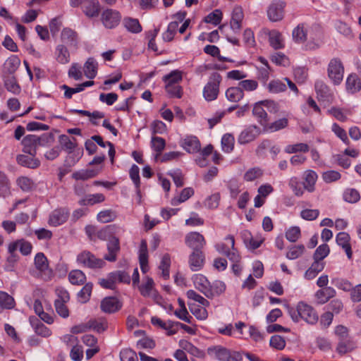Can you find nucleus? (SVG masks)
<instances>
[{"label":"nucleus","mask_w":361,"mask_h":361,"mask_svg":"<svg viewBox=\"0 0 361 361\" xmlns=\"http://www.w3.org/2000/svg\"><path fill=\"white\" fill-rule=\"evenodd\" d=\"M286 307L292 320L295 322H298L300 319H303L310 324H314L319 319L314 309L304 302H298L295 308L288 305H286Z\"/></svg>","instance_id":"1"},{"label":"nucleus","mask_w":361,"mask_h":361,"mask_svg":"<svg viewBox=\"0 0 361 361\" xmlns=\"http://www.w3.org/2000/svg\"><path fill=\"white\" fill-rule=\"evenodd\" d=\"M54 141L52 134L44 133L40 136L36 135H27L22 140L23 152L30 155L35 156L38 147H45Z\"/></svg>","instance_id":"2"},{"label":"nucleus","mask_w":361,"mask_h":361,"mask_svg":"<svg viewBox=\"0 0 361 361\" xmlns=\"http://www.w3.org/2000/svg\"><path fill=\"white\" fill-rule=\"evenodd\" d=\"M207 353L220 361H243L240 353L230 351L221 345L209 347L207 349Z\"/></svg>","instance_id":"3"},{"label":"nucleus","mask_w":361,"mask_h":361,"mask_svg":"<svg viewBox=\"0 0 361 361\" xmlns=\"http://www.w3.org/2000/svg\"><path fill=\"white\" fill-rule=\"evenodd\" d=\"M327 73L334 85H337L341 82L343 78L344 67L341 59L334 58L329 61Z\"/></svg>","instance_id":"4"},{"label":"nucleus","mask_w":361,"mask_h":361,"mask_svg":"<svg viewBox=\"0 0 361 361\" xmlns=\"http://www.w3.org/2000/svg\"><path fill=\"white\" fill-rule=\"evenodd\" d=\"M221 77L219 74L212 75L203 90V95L206 100L213 101L216 99L219 94V83Z\"/></svg>","instance_id":"5"},{"label":"nucleus","mask_w":361,"mask_h":361,"mask_svg":"<svg viewBox=\"0 0 361 361\" xmlns=\"http://www.w3.org/2000/svg\"><path fill=\"white\" fill-rule=\"evenodd\" d=\"M77 262L85 267L90 269L101 268L104 264V262L97 258L89 251H83L77 257Z\"/></svg>","instance_id":"6"},{"label":"nucleus","mask_w":361,"mask_h":361,"mask_svg":"<svg viewBox=\"0 0 361 361\" xmlns=\"http://www.w3.org/2000/svg\"><path fill=\"white\" fill-rule=\"evenodd\" d=\"M126 231L123 226H121L117 224H111L106 226L102 229L99 230L96 233V236L102 240L110 241L114 238H116V235H121Z\"/></svg>","instance_id":"7"},{"label":"nucleus","mask_w":361,"mask_h":361,"mask_svg":"<svg viewBox=\"0 0 361 361\" xmlns=\"http://www.w3.org/2000/svg\"><path fill=\"white\" fill-rule=\"evenodd\" d=\"M60 44H63L70 48L77 49L80 44L78 33L70 27H64L60 34Z\"/></svg>","instance_id":"8"},{"label":"nucleus","mask_w":361,"mask_h":361,"mask_svg":"<svg viewBox=\"0 0 361 361\" xmlns=\"http://www.w3.org/2000/svg\"><path fill=\"white\" fill-rule=\"evenodd\" d=\"M121 20V15L119 11L107 8L102 11L101 20L106 28L113 29L118 26Z\"/></svg>","instance_id":"9"},{"label":"nucleus","mask_w":361,"mask_h":361,"mask_svg":"<svg viewBox=\"0 0 361 361\" xmlns=\"http://www.w3.org/2000/svg\"><path fill=\"white\" fill-rule=\"evenodd\" d=\"M286 4L280 0H274L269 5L267 16L271 21L276 22L283 19Z\"/></svg>","instance_id":"10"},{"label":"nucleus","mask_w":361,"mask_h":361,"mask_svg":"<svg viewBox=\"0 0 361 361\" xmlns=\"http://www.w3.org/2000/svg\"><path fill=\"white\" fill-rule=\"evenodd\" d=\"M260 134V128L256 125H250L240 133L238 141L241 145H245L255 140Z\"/></svg>","instance_id":"11"},{"label":"nucleus","mask_w":361,"mask_h":361,"mask_svg":"<svg viewBox=\"0 0 361 361\" xmlns=\"http://www.w3.org/2000/svg\"><path fill=\"white\" fill-rule=\"evenodd\" d=\"M195 287L202 293L207 298H213L212 286L207 279L202 274H195L192 276Z\"/></svg>","instance_id":"12"},{"label":"nucleus","mask_w":361,"mask_h":361,"mask_svg":"<svg viewBox=\"0 0 361 361\" xmlns=\"http://www.w3.org/2000/svg\"><path fill=\"white\" fill-rule=\"evenodd\" d=\"M185 244L193 251H201L206 244L202 235L198 232H190L185 235Z\"/></svg>","instance_id":"13"},{"label":"nucleus","mask_w":361,"mask_h":361,"mask_svg":"<svg viewBox=\"0 0 361 361\" xmlns=\"http://www.w3.org/2000/svg\"><path fill=\"white\" fill-rule=\"evenodd\" d=\"M314 89L319 100L330 102L333 99L332 92L323 80H317L314 84Z\"/></svg>","instance_id":"14"},{"label":"nucleus","mask_w":361,"mask_h":361,"mask_svg":"<svg viewBox=\"0 0 361 361\" xmlns=\"http://www.w3.org/2000/svg\"><path fill=\"white\" fill-rule=\"evenodd\" d=\"M292 35L293 39L299 43L305 42L308 39V36L311 39H315V37L310 33L309 27L303 23L298 25L294 28Z\"/></svg>","instance_id":"15"},{"label":"nucleus","mask_w":361,"mask_h":361,"mask_svg":"<svg viewBox=\"0 0 361 361\" xmlns=\"http://www.w3.org/2000/svg\"><path fill=\"white\" fill-rule=\"evenodd\" d=\"M54 57L60 64L68 63L71 61V54L68 47L63 44H57L54 49Z\"/></svg>","instance_id":"16"},{"label":"nucleus","mask_w":361,"mask_h":361,"mask_svg":"<svg viewBox=\"0 0 361 361\" xmlns=\"http://www.w3.org/2000/svg\"><path fill=\"white\" fill-rule=\"evenodd\" d=\"M244 18L243 8L240 6H235L231 14L230 26L231 30L238 33L242 28V22Z\"/></svg>","instance_id":"17"},{"label":"nucleus","mask_w":361,"mask_h":361,"mask_svg":"<svg viewBox=\"0 0 361 361\" xmlns=\"http://www.w3.org/2000/svg\"><path fill=\"white\" fill-rule=\"evenodd\" d=\"M69 216L68 211L64 208L56 209L54 210L49 219V224L53 226H58L65 223Z\"/></svg>","instance_id":"18"},{"label":"nucleus","mask_w":361,"mask_h":361,"mask_svg":"<svg viewBox=\"0 0 361 361\" xmlns=\"http://www.w3.org/2000/svg\"><path fill=\"white\" fill-rule=\"evenodd\" d=\"M100 5L98 0H84L82 11L88 18L97 17L99 14Z\"/></svg>","instance_id":"19"},{"label":"nucleus","mask_w":361,"mask_h":361,"mask_svg":"<svg viewBox=\"0 0 361 361\" xmlns=\"http://www.w3.org/2000/svg\"><path fill=\"white\" fill-rule=\"evenodd\" d=\"M264 107V105L263 101L257 102L253 107L252 114L260 125L267 128L268 125V118L267 114Z\"/></svg>","instance_id":"20"},{"label":"nucleus","mask_w":361,"mask_h":361,"mask_svg":"<svg viewBox=\"0 0 361 361\" xmlns=\"http://www.w3.org/2000/svg\"><path fill=\"white\" fill-rule=\"evenodd\" d=\"M100 307L103 312L113 313L121 307V304L116 298L108 297L102 300Z\"/></svg>","instance_id":"21"},{"label":"nucleus","mask_w":361,"mask_h":361,"mask_svg":"<svg viewBox=\"0 0 361 361\" xmlns=\"http://www.w3.org/2000/svg\"><path fill=\"white\" fill-rule=\"evenodd\" d=\"M108 253L104 255V258L109 262H114L116 256L120 250L119 239L118 237L114 238L107 243Z\"/></svg>","instance_id":"22"},{"label":"nucleus","mask_w":361,"mask_h":361,"mask_svg":"<svg viewBox=\"0 0 361 361\" xmlns=\"http://www.w3.org/2000/svg\"><path fill=\"white\" fill-rule=\"evenodd\" d=\"M204 255L202 251H193L189 256V265L192 271H196L204 265Z\"/></svg>","instance_id":"23"},{"label":"nucleus","mask_w":361,"mask_h":361,"mask_svg":"<svg viewBox=\"0 0 361 361\" xmlns=\"http://www.w3.org/2000/svg\"><path fill=\"white\" fill-rule=\"evenodd\" d=\"M350 235L345 232H340L336 235V243L338 245L341 246L345 250L348 258L352 257V250L350 245Z\"/></svg>","instance_id":"24"},{"label":"nucleus","mask_w":361,"mask_h":361,"mask_svg":"<svg viewBox=\"0 0 361 361\" xmlns=\"http://www.w3.org/2000/svg\"><path fill=\"white\" fill-rule=\"evenodd\" d=\"M304 183L303 187L310 192L314 190V185L317 180V174L312 170H307L303 175Z\"/></svg>","instance_id":"25"},{"label":"nucleus","mask_w":361,"mask_h":361,"mask_svg":"<svg viewBox=\"0 0 361 361\" xmlns=\"http://www.w3.org/2000/svg\"><path fill=\"white\" fill-rule=\"evenodd\" d=\"M18 163L23 166L30 169H36L40 165L39 159L35 158L32 155H18L17 157Z\"/></svg>","instance_id":"26"},{"label":"nucleus","mask_w":361,"mask_h":361,"mask_svg":"<svg viewBox=\"0 0 361 361\" xmlns=\"http://www.w3.org/2000/svg\"><path fill=\"white\" fill-rule=\"evenodd\" d=\"M98 63L94 58H89L84 64L83 71L87 78L93 79L97 73Z\"/></svg>","instance_id":"27"},{"label":"nucleus","mask_w":361,"mask_h":361,"mask_svg":"<svg viewBox=\"0 0 361 361\" xmlns=\"http://www.w3.org/2000/svg\"><path fill=\"white\" fill-rule=\"evenodd\" d=\"M188 307L190 312L200 320H205L208 317L206 310L207 307L200 306L195 302H188Z\"/></svg>","instance_id":"28"},{"label":"nucleus","mask_w":361,"mask_h":361,"mask_svg":"<svg viewBox=\"0 0 361 361\" xmlns=\"http://www.w3.org/2000/svg\"><path fill=\"white\" fill-rule=\"evenodd\" d=\"M16 302L14 298L5 291L0 290V312L4 310L14 308Z\"/></svg>","instance_id":"29"},{"label":"nucleus","mask_w":361,"mask_h":361,"mask_svg":"<svg viewBox=\"0 0 361 361\" xmlns=\"http://www.w3.org/2000/svg\"><path fill=\"white\" fill-rule=\"evenodd\" d=\"M345 85L347 91L351 94L361 90V81L355 74H351L347 78Z\"/></svg>","instance_id":"30"},{"label":"nucleus","mask_w":361,"mask_h":361,"mask_svg":"<svg viewBox=\"0 0 361 361\" xmlns=\"http://www.w3.org/2000/svg\"><path fill=\"white\" fill-rule=\"evenodd\" d=\"M183 148L189 153H195L200 150V142L195 136L187 137L184 140Z\"/></svg>","instance_id":"31"},{"label":"nucleus","mask_w":361,"mask_h":361,"mask_svg":"<svg viewBox=\"0 0 361 361\" xmlns=\"http://www.w3.org/2000/svg\"><path fill=\"white\" fill-rule=\"evenodd\" d=\"M324 262L314 260L311 267L305 271V278L308 280L314 279L316 276L324 269Z\"/></svg>","instance_id":"32"},{"label":"nucleus","mask_w":361,"mask_h":361,"mask_svg":"<svg viewBox=\"0 0 361 361\" xmlns=\"http://www.w3.org/2000/svg\"><path fill=\"white\" fill-rule=\"evenodd\" d=\"M11 194L10 181L4 172L0 171V197L6 198Z\"/></svg>","instance_id":"33"},{"label":"nucleus","mask_w":361,"mask_h":361,"mask_svg":"<svg viewBox=\"0 0 361 361\" xmlns=\"http://www.w3.org/2000/svg\"><path fill=\"white\" fill-rule=\"evenodd\" d=\"M226 240L229 241L231 243V250L226 254L227 257L229 259L231 262L233 263L240 262V256L238 252V250L235 248V239L233 235H228L226 238Z\"/></svg>","instance_id":"34"},{"label":"nucleus","mask_w":361,"mask_h":361,"mask_svg":"<svg viewBox=\"0 0 361 361\" xmlns=\"http://www.w3.org/2000/svg\"><path fill=\"white\" fill-rule=\"evenodd\" d=\"M243 96L244 93L239 87H231L226 91V97L231 102H239Z\"/></svg>","instance_id":"35"},{"label":"nucleus","mask_w":361,"mask_h":361,"mask_svg":"<svg viewBox=\"0 0 361 361\" xmlns=\"http://www.w3.org/2000/svg\"><path fill=\"white\" fill-rule=\"evenodd\" d=\"M123 23L124 27L130 32L139 33L142 31V27L137 19L125 18Z\"/></svg>","instance_id":"36"},{"label":"nucleus","mask_w":361,"mask_h":361,"mask_svg":"<svg viewBox=\"0 0 361 361\" xmlns=\"http://www.w3.org/2000/svg\"><path fill=\"white\" fill-rule=\"evenodd\" d=\"M105 200L104 195L102 193H97L92 195H88L85 198L81 199L79 201L80 205H93L97 203L104 202Z\"/></svg>","instance_id":"37"},{"label":"nucleus","mask_w":361,"mask_h":361,"mask_svg":"<svg viewBox=\"0 0 361 361\" xmlns=\"http://www.w3.org/2000/svg\"><path fill=\"white\" fill-rule=\"evenodd\" d=\"M69 281L73 285L83 284L86 281L85 274L79 269L72 270L68 274Z\"/></svg>","instance_id":"38"},{"label":"nucleus","mask_w":361,"mask_h":361,"mask_svg":"<svg viewBox=\"0 0 361 361\" xmlns=\"http://www.w3.org/2000/svg\"><path fill=\"white\" fill-rule=\"evenodd\" d=\"M182 79V73L178 70L172 71L169 74L163 77V80L166 85L170 84L171 85H178Z\"/></svg>","instance_id":"39"},{"label":"nucleus","mask_w":361,"mask_h":361,"mask_svg":"<svg viewBox=\"0 0 361 361\" xmlns=\"http://www.w3.org/2000/svg\"><path fill=\"white\" fill-rule=\"evenodd\" d=\"M269 41L270 45L275 49H279L283 47L281 35L276 30H272L269 32Z\"/></svg>","instance_id":"40"},{"label":"nucleus","mask_w":361,"mask_h":361,"mask_svg":"<svg viewBox=\"0 0 361 361\" xmlns=\"http://www.w3.org/2000/svg\"><path fill=\"white\" fill-rule=\"evenodd\" d=\"M178 27V21H172L171 22L167 27L166 30L162 34V39L164 42H171L173 40L177 29Z\"/></svg>","instance_id":"41"},{"label":"nucleus","mask_w":361,"mask_h":361,"mask_svg":"<svg viewBox=\"0 0 361 361\" xmlns=\"http://www.w3.org/2000/svg\"><path fill=\"white\" fill-rule=\"evenodd\" d=\"M193 194L194 190L192 188H185L181 191L179 196L173 197L171 200V204L173 206H177L179 204L188 200Z\"/></svg>","instance_id":"42"},{"label":"nucleus","mask_w":361,"mask_h":361,"mask_svg":"<svg viewBox=\"0 0 361 361\" xmlns=\"http://www.w3.org/2000/svg\"><path fill=\"white\" fill-rule=\"evenodd\" d=\"M268 91L271 94L283 92L286 90V85L279 80H273L267 85Z\"/></svg>","instance_id":"43"},{"label":"nucleus","mask_w":361,"mask_h":361,"mask_svg":"<svg viewBox=\"0 0 361 361\" xmlns=\"http://www.w3.org/2000/svg\"><path fill=\"white\" fill-rule=\"evenodd\" d=\"M220 200V193L215 192L208 196L203 202V204L209 209H215L219 207Z\"/></svg>","instance_id":"44"},{"label":"nucleus","mask_w":361,"mask_h":361,"mask_svg":"<svg viewBox=\"0 0 361 361\" xmlns=\"http://www.w3.org/2000/svg\"><path fill=\"white\" fill-rule=\"evenodd\" d=\"M92 290V284L91 283H87L78 293V300L82 303L87 302L90 300Z\"/></svg>","instance_id":"45"},{"label":"nucleus","mask_w":361,"mask_h":361,"mask_svg":"<svg viewBox=\"0 0 361 361\" xmlns=\"http://www.w3.org/2000/svg\"><path fill=\"white\" fill-rule=\"evenodd\" d=\"M88 329H92L97 332H102L107 328V322L104 319H90L87 322Z\"/></svg>","instance_id":"46"},{"label":"nucleus","mask_w":361,"mask_h":361,"mask_svg":"<svg viewBox=\"0 0 361 361\" xmlns=\"http://www.w3.org/2000/svg\"><path fill=\"white\" fill-rule=\"evenodd\" d=\"M166 145V142L164 138L160 137H152L151 140L152 148L157 152L155 159L161 154Z\"/></svg>","instance_id":"47"},{"label":"nucleus","mask_w":361,"mask_h":361,"mask_svg":"<svg viewBox=\"0 0 361 361\" xmlns=\"http://www.w3.org/2000/svg\"><path fill=\"white\" fill-rule=\"evenodd\" d=\"M304 251L305 246L303 245H293L289 247L286 257L291 260L298 259L303 254Z\"/></svg>","instance_id":"48"},{"label":"nucleus","mask_w":361,"mask_h":361,"mask_svg":"<svg viewBox=\"0 0 361 361\" xmlns=\"http://www.w3.org/2000/svg\"><path fill=\"white\" fill-rule=\"evenodd\" d=\"M116 218V214L111 209L101 211L97 216V220L102 223H109Z\"/></svg>","instance_id":"49"},{"label":"nucleus","mask_w":361,"mask_h":361,"mask_svg":"<svg viewBox=\"0 0 361 361\" xmlns=\"http://www.w3.org/2000/svg\"><path fill=\"white\" fill-rule=\"evenodd\" d=\"M330 249L327 244H322L319 245L315 250L313 258L314 260L322 262V260L328 256Z\"/></svg>","instance_id":"50"},{"label":"nucleus","mask_w":361,"mask_h":361,"mask_svg":"<svg viewBox=\"0 0 361 361\" xmlns=\"http://www.w3.org/2000/svg\"><path fill=\"white\" fill-rule=\"evenodd\" d=\"M73 141H75V138H73V140H71L70 137L66 135H61L59 137V142L62 148L67 150L69 153L75 147V144Z\"/></svg>","instance_id":"51"},{"label":"nucleus","mask_w":361,"mask_h":361,"mask_svg":"<svg viewBox=\"0 0 361 361\" xmlns=\"http://www.w3.org/2000/svg\"><path fill=\"white\" fill-rule=\"evenodd\" d=\"M35 265L36 269L41 271L48 269V260L42 252H39L35 255Z\"/></svg>","instance_id":"52"},{"label":"nucleus","mask_w":361,"mask_h":361,"mask_svg":"<svg viewBox=\"0 0 361 361\" xmlns=\"http://www.w3.org/2000/svg\"><path fill=\"white\" fill-rule=\"evenodd\" d=\"M331 283L336 288L344 291H350L353 288V284L349 281L342 278H334L331 279Z\"/></svg>","instance_id":"53"},{"label":"nucleus","mask_w":361,"mask_h":361,"mask_svg":"<svg viewBox=\"0 0 361 361\" xmlns=\"http://www.w3.org/2000/svg\"><path fill=\"white\" fill-rule=\"evenodd\" d=\"M154 287V281L150 277L146 278V281L144 284L139 287L140 293L144 297H149L152 295V292Z\"/></svg>","instance_id":"54"},{"label":"nucleus","mask_w":361,"mask_h":361,"mask_svg":"<svg viewBox=\"0 0 361 361\" xmlns=\"http://www.w3.org/2000/svg\"><path fill=\"white\" fill-rule=\"evenodd\" d=\"M186 295L188 299L197 302L200 305L204 307L209 306V302L193 290H188Z\"/></svg>","instance_id":"55"},{"label":"nucleus","mask_w":361,"mask_h":361,"mask_svg":"<svg viewBox=\"0 0 361 361\" xmlns=\"http://www.w3.org/2000/svg\"><path fill=\"white\" fill-rule=\"evenodd\" d=\"M6 90L15 94H18L20 92V87L18 85L15 78L11 76L8 77L4 82Z\"/></svg>","instance_id":"56"},{"label":"nucleus","mask_w":361,"mask_h":361,"mask_svg":"<svg viewBox=\"0 0 361 361\" xmlns=\"http://www.w3.org/2000/svg\"><path fill=\"white\" fill-rule=\"evenodd\" d=\"M234 137L231 134H225L221 139L223 150L226 152H231L234 146Z\"/></svg>","instance_id":"57"},{"label":"nucleus","mask_w":361,"mask_h":361,"mask_svg":"<svg viewBox=\"0 0 361 361\" xmlns=\"http://www.w3.org/2000/svg\"><path fill=\"white\" fill-rule=\"evenodd\" d=\"M309 151V146L305 143H297L295 145H287L285 152L288 154L296 153L298 152H307Z\"/></svg>","instance_id":"58"},{"label":"nucleus","mask_w":361,"mask_h":361,"mask_svg":"<svg viewBox=\"0 0 361 361\" xmlns=\"http://www.w3.org/2000/svg\"><path fill=\"white\" fill-rule=\"evenodd\" d=\"M222 19V13L220 10L216 9L213 12L208 14L204 18V22L207 23H212L215 25L219 24Z\"/></svg>","instance_id":"59"},{"label":"nucleus","mask_w":361,"mask_h":361,"mask_svg":"<svg viewBox=\"0 0 361 361\" xmlns=\"http://www.w3.org/2000/svg\"><path fill=\"white\" fill-rule=\"evenodd\" d=\"M263 174L262 170L259 167L250 169L244 175L246 181H253L260 178Z\"/></svg>","instance_id":"60"},{"label":"nucleus","mask_w":361,"mask_h":361,"mask_svg":"<svg viewBox=\"0 0 361 361\" xmlns=\"http://www.w3.org/2000/svg\"><path fill=\"white\" fill-rule=\"evenodd\" d=\"M165 89L171 97L180 98L183 95L182 87L179 85H165Z\"/></svg>","instance_id":"61"},{"label":"nucleus","mask_w":361,"mask_h":361,"mask_svg":"<svg viewBox=\"0 0 361 361\" xmlns=\"http://www.w3.org/2000/svg\"><path fill=\"white\" fill-rule=\"evenodd\" d=\"M288 185L296 196L301 197L303 195L305 188L301 186V184L297 178H291L289 180Z\"/></svg>","instance_id":"62"},{"label":"nucleus","mask_w":361,"mask_h":361,"mask_svg":"<svg viewBox=\"0 0 361 361\" xmlns=\"http://www.w3.org/2000/svg\"><path fill=\"white\" fill-rule=\"evenodd\" d=\"M300 237V228L298 226H293L286 232V239L292 243L297 241Z\"/></svg>","instance_id":"63"},{"label":"nucleus","mask_w":361,"mask_h":361,"mask_svg":"<svg viewBox=\"0 0 361 361\" xmlns=\"http://www.w3.org/2000/svg\"><path fill=\"white\" fill-rule=\"evenodd\" d=\"M121 361H137V356L135 351L131 349H123L120 353Z\"/></svg>","instance_id":"64"}]
</instances>
